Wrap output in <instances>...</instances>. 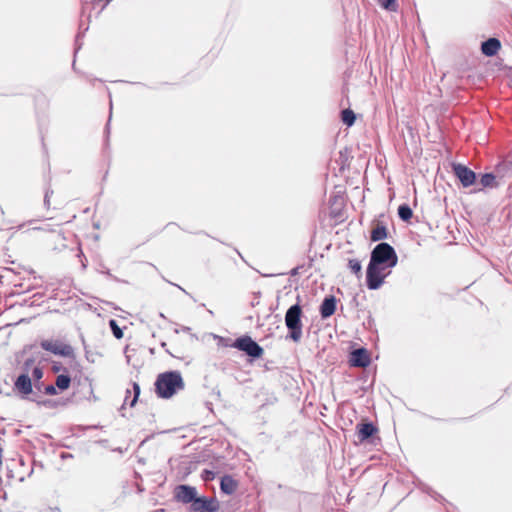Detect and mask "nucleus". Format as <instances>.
<instances>
[{"instance_id": "nucleus-1", "label": "nucleus", "mask_w": 512, "mask_h": 512, "mask_svg": "<svg viewBox=\"0 0 512 512\" xmlns=\"http://www.w3.org/2000/svg\"><path fill=\"white\" fill-rule=\"evenodd\" d=\"M184 387L180 372L167 371L157 376L155 391L160 398H171L178 390Z\"/></svg>"}, {"instance_id": "nucleus-2", "label": "nucleus", "mask_w": 512, "mask_h": 512, "mask_svg": "<svg viewBox=\"0 0 512 512\" xmlns=\"http://www.w3.org/2000/svg\"><path fill=\"white\" fill-rule=\"evenodd\" d=\"M369 262L390 269L397 265L398 256L389 243L380 242L371 251Z\"/></svg>"}, {"instance_id": "nucleus-3", "label": "nucleus", "mask_w": 512, "mask_h": 512, "mask_svg": "<svg viewBox=\"0 0 512 512\" xmlns=\"http://www.w3.org/2000/svg\"><path fill=\"white\" fill-rule=\"evenodd\" d=\"M302 308L299 303L290 306L285 313V325L288 329L286 338L298 343L302 338Z\"/></svg>"}, {"instance_id": "nucleus-4", "label": "nucleus", "mask_w": 512, "mask_h": 512, "mask_svg": "<svg viewBox=\"0 0 512 512\" xmlns=\"http://www.w3.org/2000/svg\"><path fill=\"white\" fill-rule=\"evenodd\" d=\"M13 390L22 398V399H30L38 404L47 405L50 404V400L39 401L36 398V393L33 392V384L32 379L29 374L21 373L17 376L14 381Z\"/></svg>"}, {"instance_id": "nucleus-5", "label": "nucleus", "mask_w": 512, "mask_h": 512, "mask_svg": "<svg viewBox=\"0 0 512 512\" xmlns=\"http://www.w3.org/2000/svg\"><path fill=\"white\" fill-rule=\"evenodd\" d=\"M230 347L244 352L247 356L258 359L262 357L264 349L249 335H242L236 338Z\"/></svg>"}, {"instance_id": "nucleus-6", "label": "nucleus", "mask_w": 512, "mask_h": 512, "mask_svg": "<svg viewBox=\"0 0 512 512\" xmlns=\"http://www.w3.org/2000/svg\"><path fill=\"white\" fill-rule=\"evenodd\" d=\"M40 347L54 355L75 359L74 348L61 340H42Z\"/></svg>"}, {"instance_id": "nucleus-7", "label": "nucleus", "mask_w": 512, "mask_h": 512, "mask_svg": "<svg viewBox=\"0 0 512 512\" xmlns=\"http://www.w3.org/2000/svg\"><path fill=\"white\" fill-rule=\"evenodd\" d=\"M385 269V267L369 262L366 270V285L368 289L377 290L382 286L386 276L390 274V272L384 274L383 271Z\"/></svg>"}, {"instance_id": "nucleus-8", "label": "nucleus", "mask_w": 512, "mask_h": 512, "mask_svg": "<svg viewBox=\"0 0 512 512\" xmlns=\"http://www.w3.org/2000/svg\"><path fill=\"white\" fill-rule=\"evenodd\" d=\"M219 509V502L216 498L197 496L190 510L192 512H216Z\"/></svg>"}, {"instance_id": "nucleus-9", "label": "nucleus", "mask_w": 512, "mask_h": 512, "mask_svg": "<svg viewBox=\"0 0 512 512\" xmlns=\"http://www.w3.org/2000/svg\"><path fill=\"white\" fill-rule=\"evenodd\" d=\"M454 175L458 178L463 187H469L476 182V173L463 164H453Z\"/></svg>"}, {"instance_id": "nucleus-10", "label": "nucleus", "mask_w": 512, "mask_h": 512, "mask_svg": "<svg viewBox=\"0 0 512 512\" xmlns=\"http://www.w3.org/2000/svg\"><path fill=\"white\" fill-rule=\"evenodd\" d=\"M174 497L178 502L192 506L197 498V490L193 486L181 484L176 487Z\"/></svg>"}, {"instance_id": "nucleus-11", "label": "nucleus", "mask_w": 512, "mask_h": 512, "mask_svg": "<svg viewBox=\"0 0 512 512\" xmlns=\"http://www.w3.org/2000/svg\"><path fill=\"white\" fill-rule=\"evenodd\" d=\"M371 358L367 349L360 347L350 353L349 363L352 367L366 368L370 365Z\"/></svg>"}, {"instance_id": "nucleus-12", "label": "nucleus", "mask_w": 512, "mask_h": 512, "mask_svg": "<svg viewBox=\"0 0 512 512\" xmlns=\"http://www.w3.org/2000/svg\"><path fill=\"white\" fill-rule=\"evenodd\" d=\"M337 300L333 295L326 296L319 308L320 316L322 319L331 317L336 311Z\"/></svg>"}, {"instance_id": "nucleus-13", "label": "nucleus", "mask_w": 512, "mask_h": 512, "mask_svg": "<svg viewBox=\"0 0 512 512\" xmlns=\"http://www.w3.org/2000/svg\"><path fill=\"white\" fill-rule=\"evenodd\" d=\"M501 48V42L498 38L491 37L481 43V52L487 57H492L497 54Z\"/></svg>"}, {"instance_id": "nucleus-14", "label": "nucleus", "mask_w": 512, "mask_h": 512, "mask_svg": "<svg viewBox=\"0 0 512 512\" xmlns=\"http://www.w3.org/2000/svg\"><path fill=\"white\" fill-rule=\"evenodd\" d=\"M356 428L360 442L368 440L378 431L377 427L372 422L360 423Z\"/></svg>"}, {"instance_id": "nucleus-15", "label": "nucleus", "mask_w": 512, "mask_h": 512, "mask_svg": "<svg viewBox=\"0 0 512 512\" xmlns=\"http://www.w3.org/2000/svg\"><path fill=\"white\" fill-rule=\"evenodd\" d=\"M237 489V482L231 475H224L220 480V490L226 495H232Z\"/></svg>"}, {"instance_id": "nucleus-16", "label": "nucleus", "mask_w": 512, "mask_h": 512, "mask_svg": "<svg viewBox=\"0 0 512 512\" xmlns=\"http://www.w3.org/2000/svg\"><path fill=\"white\" fill-rule=\"evenodd\" d=\"M388 237V231L384 225H377L374 227L370 234V239L373 242H378Z\"/></svg>"}, {"instance_id": "nucleus-17", "label": "nucleus", "mask_w": 512, "mask_h": 512, "mask_svg": "<svg viewBox=\"0 0 512 512\" xmlns=\"http://www.w3.org/2000/svg\"><path fill=\"white\" fill-rule=\"evenodd\" d=\"M71 377L68 374H60L56 377L55 386L61 391L70 387Z\"/></svg>"}, {"instance_id": "nucleus-18", "label": "nucleus", "mask_w": 512, "mask_h": 512, "mask_svg": "<svg viewBox=\"0 0 512 512\" xmlns=\"http://www.w3.org/2000/svg\"><path fill=\"white\" fill-rule=\"evenodd\" d=\"M398 216L402 221L408 222L413 216V211L408 204L404 203L398 207Z\"/></svg>"}, {"instance_id": "nucleus-19", "label": "nucleus", "mask_w": 512, "mask_h": 512, "mask_svg": "<svg viewBox=\"0 0 512 512\" xmlns=\"http://www.w3.org/2000/svg\"><path fill=\"white\" fill-rule=\"evenodd\" d=\"M341 120L348 127L355 123L356 115L351 109H344L341 111Z\"/></svg>"}, {"instance_id": "nucleus-20", "label": "nucleus", "mask_w": 512, "mask_h": 512, "mask_svg": "<svg viewBox=\"0 0 512 512\" xmlns=\"http://www.w3.org/2000/svg\"><path fill=\"white\" fill-rule=\"evenodd\" d=\"M348 268L351 270L353 274L357 276L358 279L362 276V264L358 259H350L348 261Z\"/></svg>"}, {"instance_id": "nucleus-21", "label": "nucleus", "mask_w": 512, "mask_h": 512, "mask_svg": "<svg viewBox=\"0 0 512 512\" xmlns=\"http://www.w3.org/2000/svg\"><path fill=\"white\" fill-rule=\"evenodd\" d=\"M495 175L493 173H485L480 178L482 187H493L495 184Z\"/></svg>"}, {"instance_id": "nucleus-22", "label": "nucleus", "mask_w": 512, "mask_h": 512, "mask_svg": "<svg viewBox=\"0 0 512 512\" xmlns=\"http://www.w3.org/2000/svg\"><path fill=\"white\" fill-rule=\"evenodd\" d=\"M109 326H110V329L112 331V334L113 336L116 338V339H121L123 337V331L122 329L118 326L117 324V321L114 320V319H111L109 321Z\"/></svg>"}, {"instance_id": "nucleus-23", "label": "nucleus", "mask_w": 512, "mask_h": 512, "mask_svg": "<svg viewBox=\"0 0 512 512\" xmlns=\"http://www.w3.org/2000/svg\"><path fill=\"white\" fill-rule=\"evenodd\" d=\"M379 4L386 10L396 11L398 5L396 0H378Z\"/></svg>"}, {"instance_id": "nucleus-24", "label": "nucleus", "mask_w": 512, "mask_h": 512, "mask_svg": "<svg viewBox=\"0 0 512 512\" xmlns=\"http://www.w3.org/2000/svg\"><path fill=\"white\" fill-rule=\"evenodd\" d=\"M43 375H44V372H43L42 367L35 366L32 369L30 378L32 379V382H35V381L41 380L43 378Z\"/></svg>"}, {"instance_id": "nucleus-25", "label": "nucleus", "mask_w": 512, "mask_h": 512, "mask_svg": "<svg viewBox=\"0 0 512 512\" xmlns=\"http://www.w3.org/2000/svg\"><path fill=\"white\" fill-rule=\"evenodd\" d=\"M133 392H134V396L129 403L130 407H133L136 404V402L139 398V395H140V386L136 382L133 383Z\"/></svg>"}, {"instance_id": "nucleus-26", "label": "nucleus", "mask_w": 512, "mask_h": 512, "mask_svg": "<svg viewBox=\"0 0 512 512\" xmlns=\"http://www.w3.org/2000/svg\"><path fill=\"white\" fill-rule=\"evenodd\" d=\"M216 473L212 470L204 469L201 473V477L205 482L212 481L215 479Z\"/></svg>"}, {"instance_id": "nucleus-27", "label": "nucleus", "mask_w": 512, "mask_h": 512, "mask_svg": "<svg viewBox=\"0 0 512 512\" xmlns=\"http://www.w3.org/2000/svg\"><path fill=\"white\" fill-rule=\"evenodd\" d=\"M35 360L33 358H27L24 363H23V366H22V370L23 372L22 373H27L29 374V371H30V368L32 367V365L34 364Z\"/></svg>"}, {"instance_id": "nucleus-28", "label": "nucleus", "mask_w": 512, "mask_h": 512, "mask_svg": "<svg viewBox=\"0 0 512 512\" xmlns=\"http://www.w3.org/2000/svg\"><path fill=\"white\" fill-rule=\"evenodd\" d=\"M38 512H60V508L58 506L43 505L38 508Z\"/></svg>"}, {"instance_id": "nucleus-29", "label": "nucleus", "mask_w": 512, "mask_h": 512, "mask_svg": "<svg viewBox=\"0 0 512 512\" xmlns=\"http://www.w3.org/2000/svg\"><path fill=\"white\" fill-rule=\"evenodd\" d=\"M85 34H77L76 38H75V49H74V56L78 53V51L81 49L82 47V37L84 36Z\"/></svg>"}, {"instance_id": "nucleus-30", "label": "nucleus", "mask_w": 512, "mask_h": 512, "mask_svg": "<svg viewBox=\"0 0 512 512\" xmlns=\"http://www.w3.org/2000/svg\"><path fill=\"white\" fill-rule=\"evenodd\" d=\"M43 393L46 394V395H51V396L52 395H56L57 394V388H56L55 385H52V384L46 385L44 387Z\"/></svg>"}, {"instance_id": "nucleus-31", "label": "nucleus", "mask_w": 512, "mask_h": 512, "mask_svg": "<svg viewBox=\"0 0 512 512\" xmlns=\"http://www.w3.org/2000/svg\"><path fill=\"white\" fill-rule=\"evenodd\" d=\"M53 194V190L48 188L45 192V195H44V205L49 208L50 206V197L51 195Z\"/></svg>"}, {"instance_id": "nucleus-32", "label": "nucleus", "mask_w": 512, "mask_h": 512, "mask_svg": "<svg viewBox=\"0 0 512 512\" xmlns=\"http://www.w3.org/2000/svg\"><path fill=\"white\" fill-rule=\"evenodd\" d=\"M32 384L36 391L43 393L46 385L41 380L32 382Z\"/></svg>"}, {"instance_id": "nucleus-33", "label": "nucleus", "mask_w": 512, "mask_h": 512, "mask_svg": "<svg viewBox=\"0 0 512 512\" xmlns=\"http://www.w3.org/2000/svg\"><path fill=\"white\" fill-rule=\"evenodd\" d=\"M51 369L54 373H58L59 371H61L63 369V366L60 362H53ZM64 370H66V369L64 368Z\"/></svg>"}, {"instance_id": "nucleus-34", "label": "nucleus", "mask_w": 512, "mask_h": 512, "mask_svg": "<svg viewBox=\"0 0 512 512\" xmlns=\"http://www.w3.org/2000/svg\"><path fill=\"white\" fill-rule=\"evenodd\" d=\"M85 77L86 79L92 84L94 85L95 82L99 81V82H102L101 79H98V78H95V77H92L91 75H87L85 74Z\"/></svg>"}, {"instance_id": "nucleus-35", "label": "nucleus", "mask_w": 512, "mask_h": 512, "mask_svg": "<svg viewBox=\"0 0 512 512\" xmlns=\"http://www.w3.org/2000/svg\"><path fill=\"white\" fill-rule=\"evenodd\" d=\"M102 273H103V274H105V275H107L108 277H110L111 279H113V280H115V281H117V280H118L115 276H113V275L111 274V272H110V270H109V269H105V270H103V271H102Z\"/></svg>"}, {"instance_id": "nucleus-36", "label": "nucleus", "mask_w": 512, "mask_h": 512, "mask_svg": "<svg viewBox=\"0 0 512 512\" xmlns=\"http://www.w3.org/2000/svg\"><path fill=\"white\" fill-rule=\"evenodd\" d=\"M427 493H429L432 497H434L436 500H438V498H442L441 495H438L437 493L435 492H432L431 489H428L427 490Z\"/></svg>"}, {"instance_id": "nucleus-37", "label": "nucleus", "mask_w": 512, "mask_h": 512, "mask_svg": "<svg viewBox=\"0 0 512 512\" xmlns=\"http://www.w3.org/2000/svg\"><path fill=\"white\" fill-rule=\"evenodd\" d=\"M299 267H295L291 270L290 274L291 276H295L298 274Z\"/></svg>"}, {"instance_id": "nucleus-38", "label": "nucleus", "mask_w": 512, "mask_h": 512, "mask_svg": "<svg viewBox=\"0 0 512 512\" xmlns=\"http://www.w3.org/2000/svg\"><path fill=\"white\" fill-rule=\"evenodd\" d=\"M61 458H62V459L72 458V455H71V454H69V453H62V454H61Z\"/></svg>"}, {"instance_id": "nucleus-39", "label": "nucleus", "mask_w": 512, "mask_h": 512, "mask_svg": "<svg viewBox=\"0 0 512 512\" xmlns=\"http://www.w3.org/2000/svg\"><path fill=\"white\" fill-rule=\"evenodd\" d=\"M169 283L171 284V282H169ZM172 285H174V283H172ZM175 286H176V287H178V288H179L182 292H184L185 294H188V292H187L184 288H182L181 286H179V285H177V284H175Z\"/></svg>"}, {"instance_id": "nucleus-40", "label": "nucleus", "mask_w": 512, "mask_h": 512, "mask_svg": "<svg viewBox=\"0 0 512 512\" xmlns=\"http://www.w3.org/2000/svg\"><path fill=\"white\" fill-rule=\"evenodd\" d=\"M72 68L74 71H76L75 60L73 61Z\"/></svg>"}, {"instance_id": "nucleus-41", "label": "nucleus", "mask_w": 512, "mask_h": 512, "mask_svg": "<svg viewBox=\"0 0 512 512\" xmlns=\"http://www.w3.org/2000/svg\"><path fill=\"white\" fill-rule=\"evenodd\" d=\"M159 316H160L161 318H163V319H165V318H166V317H165V315H164L163 313H160V314H159Z\"/></svg>"}, {"instance_id": "nucleus-42", "label": "nucleus", "mask_w": 512, "mask_h": 512, "mask_svg": "<svg viewBox=\"0 0 512 512\" xmlns=\"http://www.w3.org/2000/svg\"><path fill=\"white\" fill-rule=\"evenodd\" d=\"M161 347H162V348H165V347H166V343H165V342H162V343H161Z\"/></svg>"}, {"instance_id": "nucleus-43", "label": "nucleus", "mask_w": 512, "mask_h": 512, "mask_svg": "<svg viewBox=\"0 0 512 512\" xmlns=\"http://www.w3.org/2000/svg\"><path fill=\"white\" fill-rule=\"evenodd\" d=\"M109 129V122L106 124V130L108 131Z\"/></svg>"}]
</instances>
